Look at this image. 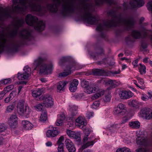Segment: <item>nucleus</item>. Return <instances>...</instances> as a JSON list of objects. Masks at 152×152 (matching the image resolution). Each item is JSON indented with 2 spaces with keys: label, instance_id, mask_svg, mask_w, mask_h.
Returning <instances> with one entry per match:
<instances>
[{
  "label": "nucleus",
  "instance_id": "f257e3e1",
  "mask_svg": "<svg viewBox=\"0 0 152 152\" xmlns=\"http://www.w3.org/2000/svg\"><path fill=\"white\" fill-rule=\"evenodd\" d=\"M53 4H49L47 6V9L51 12H56L57 7L62 5L64 9V15H67L68 13L74 12L75 7L72 1H75L79 3L77 6L81 15H92L91 10V5L88 2L89 0H71L69 1L67 0H53Z\"/></svg>",
  "mask_w": 152,
  "mask_h": 152
},
{
  "label": "nucleus",
  "instance_id": "f03ea898",
  "mask_svg": "<svg viewBox=\"0 0 152 152\" xmlns=\"http://www.w3.org/2000/svg\"><path fill=\"white\" fill-rule=\"evenodd\" d=\"M107 15L110 17L105 21L100 23L97 26L96 30L98 31H101L104 29H107L112 26H123L126 30H129L133 27L134 20L132 18H127L120 15L116 16L115 12L113 10L107 12Z\"/></svg>",
  "mask_w": 152,
  "mask_h": 152
},
{
  "label": "nucleus",
  "instance_id": "7ed1b4c3",
  "mask_svg": "<svg viewBox=\"0 0 152 152\" xmlns=\"http://www.w3.org/2000/svg\"><path fill=\"white\" fill-rule=\"evenodd\" d=\"M42 2V0H14L12 10L14 12L19 13H23L27 9L40 12L42 8L40 4Z\"/></svg>",
  "mask_w": 152,
  "mask_h": 152
},
{
  "label": "nucleus",
  "instance_id": "20e7f679",
  "mask_svg": "<svg viewBox=\"0 0 152 152\" xmlns=\"http://www.w3.org/2000/svg\"><path fill=\"white\" fill-rule=\"evenodd\" d=\"M46 59L47 58L43 56L35 59L33 64L34 70L38 71L39 74L48 75L51 73L53 68V64L47 62Z\"/></svg>",
  "mask_w": 152,
  "mask_h": 152
},
{
  "label": "nucleus",
  "instance_id": "39448f33",
  "mask_svg": "<svg viewBox=\"0 0 152 152\" xmlns=\"http://www.w3.org/2000/svg\"><path fill=\"white\" fill-rule=\"evenodd\" d=\"M24 21L23 18L18 19L14 23L15 29L11 32L10 34L11 37H13L18 34L23 39L27 41L30 40L31 38V34L29 31L24 29L18 33V28L22 26L24 23Z\"/></svg>",
  "mask_w": 152,
  "mask_h": 152
},
{
  "label": "nucleus",
  "instance_id": "423d86ee",
  "mask_svg": "<svg viewBox=\"0 0 152 152\" xmlns=\"http://www.w3.org/2000/svg\"><path fill=\"white\" fill-rule=\"evenodd\" d=\"M25 20L28 25L33 26L35 30L38 31H42L44 29V23L42 21H38L37 18L35 16L28 15L26 16Z\"/></svg>",
  "mask_w": 152,
  "mask_h": 152
},
{
  "label": "nucleus",
  "instance_id": "0eeeda50",
  "mask_svg": "<svg viewBox=\"0 0 152 152\" xmlns=\"http://www.w3.org/2000/svg\"><path fill=\"white\" fill-rule=\"evenodd\" d=\"M24 102L23 100H20L18 102L17 106L18 112L20 115L28 117L31 110L28 106H24Z\"/></svg>",
  "mask_w": 152,
  "mask_h": 152
},
{
  "label": "nucleus",
  "instance_id": "6e6552de",
  "mask_svg": "<svg viewBox=\"0 0 152 152\" xmlns=\"http://www.w3.org/2000/svg\"><path fill=\"white\" fill-rule=\"evenodd\" d=\"M77 64L75 63H72L66 66L64 71L59 74V76L61 77H65L69 75L72 71L75 69H78L77 67Z\"/></svg>",
  "mask_w": 152,
  "mask_h": 152
},
{
  "label": "nucleus",
  "instance_id": "1a4fd4ad",
  "mask_svg": "<svg viewBox=\"0 0 152 152\" xmlns=\"http://www.w3.org/2000/svg\"><path fill=\"white\" fill-rule=\"evenodd\" d=\"M83 141L84 143L79 149V150L81 151L89 146H92L95 143L94 138L93 136L89 137H84Z\"/></svg>",
  "mask_w": 152,
  "mask_h": 152
},
{
  "label": "nucleus",
  "instance_id": "9d476101",
  "mask_svg": "<svg viewBox=\"0 0 152 152\" xmlns=\"http://www.w3.org/2000/svg\"><path fill=\"white\" fill-rule=\"evenodd\" d=\"M126 111L125 106L123 104L120 103L115 109L114 113L117 116L124 115Z\"/></svg>",
  "mask_w": 152,
  "mask_h": 152
},
{
  "label": "nucleus",
  "instance_id": "9b49d317",
  "mask_svg": "<svg viewBox=\"0 0 152 152\" xmlns=\"http://www.w3.org/2000/svg\"><path fill=\"white\" fill-rule=\"evenodd\" d=\"M43 103L45 107L47 108H50L53 105V99L50 95H46L42 97Z\"/></svg>",
  "mask_w": 152,
  "mask_h": 152
},
{
  "label": "nucleus",
  "instance_id": "f8f14e48",
  "mask_svg": "<svg viewBox=\"0 0 152 152\" xmlns=\"http://www.w3.org/2000/svg\"><path fill=\"white\" fill-rule=\"evenodd\" d=\"M60 133L57 128L51 126L50 127V129L46 132V136L48 137H54Z\"/></svg>",
  "mask_w": 152,
  "mask_h": 152
},
{
  "label": "nucleus",
  "instance_id": "ddd939ff",
  "mask_svg": "<svg viewBox=\"0 0 152 152\" xmlns=\"http://www.w3.org/2000/svg\"><path fill=\"white\" fill-rule=\"evenodd\" d=\"M99 89L98 86L92 84L89 85L85 89H84V91L86 93L90 94L97 91Z\"/></svg>",
  "mask_w": 152,
  "mask_h": 152
},
{
  "label": "nucleus",
  "instance_id": "4468645a",
  "mask_svg": "<svg viewBox=\"0 0 152 152\" xmlns=\"http://www.w3.org/2000/svg\"><path fill=\"white\" fill-rule=\"evenodd\" d=\"M119 95L122 99H129L134 95V94L130 91L124 90L120 92Z\"/></svg>",
  "mask_w": 152,
  "mask_h": 152
},
{
  "label": "nucleus",
  "instance_id": "2eb2a0df",
  "mask_svg": "<svg viewBox=\"0 0 152 152\" xmlns=\"http://www.w3.org/2000/svg\"><path fill=\"white\" fill-rule=\"evenodd\" d=\"M66 148L69 152H75L76 148L72 142L69 139H66L65 141Z\"/></svg>",
  "mask_w": 152,
  "mask_h": 152
},
{
  "label": "nucleus",
  "instance_id": "dca6fc26",
  "mask_svg": "<svg viewBox=\"0 0 152 152\" xmlns=\"http://www.w3.org/2000/svg\"><path fill=\"white\" fill-rule=\"evenodd\" d=\"M143 0H131L130 4L132 8L140 7L144 4Z\"/></svg>",
  "mask_w": 152,
  "mask_h": 152
},
{
  "label": "nucleus",
  "instance_id": "f3484780",
  "mask_svg": "<svg viewBox=\"0 0 152 152\" xmlns=\"http://www.w3.org/2000/svg\"><path fill=\"white\" fill-rule=\"evenodd\" d=\"M18 118L15 115H12L8 120V123L11 128H14L18 123Z\"/></svg>",
  "mask_w": 152,
  "mask_h": 152
},
{
  "label": "nucleus",
  "instance_id": "a211bd4d",
  "mask_svg": "<svg viewBox=\"0 0 152 152\" xmlns=\"http://www.w3.org/2000/svg\"><path fill=\"white\" fill-rule=\"evenodd\" d=\"M68 83V81H63L58 82L57 86V91L59 92L64 91L66 88V86Z\"/></svg>",
  "mask_w": 152,
  "mask_h": 152
},
{
  "label": "nucleus",
  "instance_id": "6ab92c4d",
  "mask_svg": "<svg viewBox=\"0 0 152 152\" xmlns=\"http://www.w3.org/2000/svg\"><path fill=\"white\" fill-rule=\"evenodd\" d=\"M137 137L136 138V143L140 145H147L148 144V142L147 139L143 136H138L137 135Z\"/></svg>",
  "mask_w": 152,
  "mask_h": 152
},
{
  "label": "nucleus",
  "instance_id": "aec40b11",
  "mask_svg": "<svg viewBox=\"0 0 152 152\" xmlns=\"http://www.w3.org/2000/svg\"><path fill=\"white\" fill-rule=\"evenodd\" d=\"M79 82L77 79H74L69 84V90L71 92H75L77 88Z\"/></svg>",
  "mask_w": 152,
  "mask_h": 152
},
{
  "label": "nucleus",
  "instance_id": "412c9836",
  "mask_svg": "<svg viewBox=\"0 0 152 152\" xmlns=\"http://www.w3.org/2000/svg\"><path fill=\"white\" fill-rule=\"evenodd\" d=\"M23 129L25 130H29L33 127V125L29 121L23 120L22 122Z\"/></svg>",
  "mask_w": 152,
  "mask_h": 152
},
{
  "label": "nucleus",
  "instance_id": "4be33fe9",
  "mask_svg": "<svg viewBox=\"0 0 152 152\" xmlns=\"http://www.w3.org/2000/svg\"><path fill=\"white\" fill-rule=\"evenodd\" d=\"M77 125L79 127L82 128L83 126H84L87 124V123L85 118L82 116H80L76 119Z\"/></svg>",
  "mask_w": 152,
  "mask_h": 152
},
{
  "label": "nucleus",
  "instance_id": "5701e85b",
  "mask_svg": "<svg viewBox=\"0 0 152 152\" xmlns=\"http://www.w3.org/2000/svg\"><path fill=\"white\" fill-rule=\"evenodd\" d=\"M6 41V38L2 34H0V53L3 51Z\"/></svg>",
  "mask_w": 152,
  "mask_h": 152
},
{
  "label": "nucleus",
  "instance_id": "b1692460",
  "mask_svg": "<svg viewBox=\"0 0 152 152\" xmlns=\"http://www.w3.org/2000/svg\"><path fill=\"white\" fill-rule=\"evenodd\" d=\"M121 124V123H115L110 127L109 131L111 134L115 133L120 127Z\"/></svg>",
  "mask_w": 152,
  "mask_h": 152
},
{
  "label": "nucleus",
  "instance_id": "393cba45",
  "mask_svg": "<svg viewBox=\"0 0 152 152\" xmlns=\"http://www.w3.org/2000/svg\"><path fill=\"white\" fill-rule=\"evenodd\" d=\"M141 113L147 119H149L152 118V112L149 108H146L142 110Z\"/></svg>",
  "mask_w": 152,
  "mask_h": 152
},
{
  "label": "nucleus",
  "instance_id": "a878e982",
  "mask_svg": "<svg viewBox=\"0 0 152 152\" xmlns=\"http://www.w3.org/2000/svg\"><path fill=\"white\" fill-rule=\"evenodd\" d=\"M65 116L64 114H61L58 115V119L56 121L55 124L58 126H61L64 121L65 119Z\"/></svg>",
  "mask_w": 152,
  "mask_h": 152
},
{
  "label": "nucleus",
  "instance_id": "bb28decb",
  "mask_svg": "<svg viewBox=\"0 0 152 152\" xmlns=\"http://www.w3.org/2000/svg\"><path fill=\"white\" fill-rule=\"evenodd\" d=\"M103 83L106 86L110 85L112 88L115 87L117 85L116 82L115 80L106 79L103 80Z\"/></svg>",
  "mask_w": 152,
  "mask_h": 152
},
{
  "label": "nucleus",
  "instance_id": "cd10ccee",
  "mask_svg": "<svg viewBox=\"0 0 152 152\" xmlns=\"http://www.w3.org/2000/svg\"><path fill=\"white\" fill-rule=\"evenodd\" d=\"M129 125L132 128L137 129L140 127V124L138 121H133L129 122Z\"/></svg>",
  "mask_w": 152,
  "mask_h": 152
},
{
  "label": "nucleus",
  "instance_id": "c85d7f7f",
  "mask_svg": "<svg viewBox=\"0 0 152 152\" xmlns=\"http://www.w3.org/2000/svg\"><path fill=\"white\" fill-rule=\"evenodd\" d=\"M43 91L42 89H36L32 91V96H33L35 97L39 96L42 94Z\"/></svg>",
  "mask_w": 152,
  "mask_h": 152
},
{
  "label": "nucleus",
  "instance_id": "c756f323",
  "mask_svg": "<svg viewBox=\"0 0 152 152\" xmlns=\"http://www.w3.org/2000/svg\"><path fill=\"white\" fill-rule=\"evenodd\" d=\"M71 58V57L69 56L62 57L59 60V65L61 66H63L66 61L70 60Z\"/></svg>",
  "mask_w": 152,
  "mask_h": 152
},
{
  "label": "nucleus",
  "instance_id": "7c9ffc66",
  "mask_svg": "<svg viewBox=\"0 0 152 152\" xmlns=\"http://www.w3.org/2000/svg\"><path fill=\"white\" fill-rule=\"evenodd\" d=\"M95 3L97 5H99L106 2L109 4L113 3V0H95Z\"/></svg>",
  "mask_w": 152,
  "mask_h": 152
},
{
  "label": "nucleus",
  "instance_id": "2f4dec72",
  "mask_svg": "<svg viewBox=\"0 0 152 152\" xmlns=\"http://www.w3.org/2000/svg\"><path fill=\"white\" fill-rule=\"evenodd\" d=\"M105 72L103 70L99 69H94L92 70V74L95 75H104Z\"/></svg>",
  "mask_w": 152,
  "mask_h": 152
},
{
  "label": "nucleus",
  "instance_id": "473e14b6",
  "mask_svg": "<svg viewBox=\"0 0 152 152\" xmlns=\"http://www.w3.org/2000/svg\"><path fill=\"white\" fill-rule=\"evenodd\" d=\"M129 104L133 107L138 108L140 104V102L136 100H134L130 101L129 102Z\"/></svg>",
  "mask_w": 152,
  "mask_h": 152
},
{
  "label": "nucleus",
  "instance_id": "72a5a7b5",
  "mask_svg": "<svg viewBox=\"0 0 152 152\" xmlns=\"http://www.w3.org/2000/svg\"><path fill=\"white\" fill-rule=\"evenodd\" d=\"M69 110L72 116L75 115L77 113V107L75 106H69Z\"/></svg>",
  "mask_w": 152,
  "mask_h": 152
},
{
  "label": "nucleus",
  "instance_id": "f704fd0d",
  "mask_svg": "<svg viewBox=\"0 0 152 152\" xmlns=\"http://www.w3.org/2000/svg\"><path fill=\"white\" fill-rule=\"evenodd\" d=\"M11 10L8 9L4 10L2 13L3 16L6 18L11 17Z\"/></svg>",
  "mask_w": 152,
  "mask_h": 152
},
{
  "label": "nucleus",
  "instance_id": "c9c22d12",
  "mask_svg": "<svg viewBox=\"0 0 152 152\" xmlns=\"http://www.w3.org/2000/svg\"><path fill=\"white\" fill-rule=\"evenodd\" d=\"M81 129L83 130V132L85 135L84 137H88V136L89 135L91 131V130L88 128H86V127L83 126Z\"/></svg>",
  "mask_w": 152,
  "mask_h": 152
},
{
  "label": "nucleus",
  "instance_id": "e433bc0d",
  "mask_svg": "<svg viewBox=\"0 0 152 152\" xmlns=\"http://www.w3.org/2000/svg\"><path fill=\"white\" fill-rule=\"evenodd\" d=\"M47 119V113L45 111H43L40 117L39 120L42 122H44Z\"/></svg>",
  "mask_w": 152,
  "mask_h": 152
},
{
  "label": "nucleus",
  "instance_id": "4c0bfd02",
  "mask_svg": "<svg viewBox=\"0 0 152 152\" xmlns=\"http://www.w3.org/2000/svg\"><path fill=\"white\" fill-rule=\"evenodd\" d=\"M104 93V90H100L99 91L98 93H96L94 94L92 97V99H96L102 95H103Z\"/></svg>",
  "mask_w": 152,
  "mask_h": 152
},
{
  "label": "nucleus",
  "instance_id": "58836bf2",
  "mask_svg": "<svg viewBox=\"0 0 152 152\" xmlns=\"http://www.w3.org/2000/svg\"><path fill=\"white\" fill-rule=\"evenodd\" d=\"M29 75L27 74H26L25 73L19 74L18 73V78L19 80H23L27 79Z\"/></svg>",
  "mask_w": 152,
  "mask_h": 152
},
{
  "label": "nucleus",
  "instance_id": "ea45409f",
  "mask_svg": "<svg viewBox=\"0 0 152 152\" xmlns=\"http://www.w3.org/2000/svg\"><path fill=\"white\" fill-rule=\"evenodd\" d=\"M45 107L43 103L37 104L34 106L35 109L38 111L42 110Z\"/></svg>",
  "mask_w": 152,
  "mask_h": 152
},
{
  "label": "nucleus",
  "instance_id": "a19ab883",
  "mask_svg": "<svg viewBox=\"0 0 152 152\" xmlns=\"http://www.w3.org/2000/svg\"><path fill=\"white\" fill-rule=\"evenodd\" d=\"M132 35L134 38L137 39L140 37L141 34L139 31L136 30H134L132 32Z\"/></svg>",
  "mask_w": 152,
  "mask_h": 152
},
{
  "label": "nucleus",
  "instance_id": "79ce46f5",
  "mask_svg": "<svg viewBox=\"0 0 152 152\" xmlns=\"http://www.w3.org/2000/svg\"><path fill=\"white\" fill-rule=\"evenodd\" d=\"M140 67H139V71L141 74H145L146 73V67L144 65L140 64Z\"/></svg>",
  "mask_w": 152,
  "mask_h": 152
},
{
  "label": "nucleus",
  "instance_id": "37998d69",
  "mask_svg": "<svg viewBox=\"0 0 152 152\" xmlns=\"http://www.w3.org/2000/svg\"><path fill=\"white\" fill-rule=\"evenodd\" d=\"M89 83L88 81L85 80H83L81 82V85L85 89L89 85Z\"/></svg>",
  "mask_w": 152,
  "mask_h": 152
},
{
  "label": "nucleus",
  "instance_id": "c03bdc74",
  "mask_svg": "<svg viewBox=\"0 0 152 152\" xmlns=\"http://www.w3.org/2000/svg\"><path fill=\"white\" fill-rule=\"evenodd\" d=\"M98 63L99 64H106V63H107L110 65H113L115 64L114 62H112V63L109 62L107 60L106 58L104 59L101 62H99Z\"/></svg>",
  "mask_w": 152,
  "mask_h": 152
},
{
  "label": "nucleus",
  "instance_id": "a18cd8bd",
  "mask_svg": "<svg viewBox=\"0 0 152 152\" xmlns=\"http://www.w3.org/2000/svg\"><path fill=\"white\" fill-rule=\"evenodd\" d=\"M23 70L25 74H27L29 75L30 73L31 69L28 66H26L24 67Z\"/></svg>",
  "mask_w": 152,
  "mask_h": 152
},
{
  "label": "nucleus",
  "instance_id": "49530a36",
  "mask_svg": "<svg viewBox=\"0 0 152 152\" xmlns=\"http://www.w3.org/2000/svg\"><path fill=\"white\" fill-rule=\"evenodd\" d=\"M57 145H58V152H64V143H60L59 144H57Z\"/></svg>",
  "mask_w": 152,
  "mask_h": 152
},
{
  "label": "nucleus",
  "instance_id": "de8ad7c7",
  "mask_svg": "<svg viewBox=\"0 0 152 152\" xmlns=\"http://www.w3.org/2000/svg\"><path fill=\"white\" fill-rule=\"evenodd\" d=\"M15 105L12 104L8 106L6 108V111L8 113L11 112L14 109Z\"/></svg>",
  "mask_w": 152,
  "mask_h": 152
},
{
  "label": "nucleus",
  "instance_id": "09e8293b",
  "mask_svg": "<svg viewBox=\"0 0 152 152\" xmlns=\"http://www.w3.org/2000/svg\"><path fill=\"white\" fill-rule=\"evenodd\" d=\"M7 129V126L4 124H0V133L4 132Z\"/></svg>",
  "mask_w": 152,
  "mask_h": 152
},
{
  "label": "nucleus",
  "instance_id": "8fccbe9b",
  "mask_svg": "<svg viewBox=\"0 0 152 152\" xmlns=\"http://www.w3.org/2000/svg\"><path fill=\"white\" fill-rule=\"evenodd\" d=\"M11 80L10 78H8L4 79L0 81V85L7 84L11 82Z\"/></svg>",
  "mask_w": 152,
  "mask_h": 152
},
{
  "label": "nucleus",
  "instance_id": "3c124183",
  "mask_svg": "<svg viewBox=\"0 0 152 152\" xmlns=\"http://www.w3.org/2000/svg\"><path fill=\"white\" fill-rule=\"evenodd\" d=\"M136 152H149L147 148H139L136 150Z\"/></svg>",
  "mask_w": 152,
  "mask_h": 152
},
{
  "label": "nucleus",
  "instance_id": "603ef678",
  "mask_svg": "<svg viewBox=\"0 0 152 152\" xmlns=\"http://www.w3.org/2000/svg\"><path fill=\"white\" fill-rule=\"evenodd\" d=\"M80 135L79 132H74L73 134V136L72 138L75 139H78V140L80 139Z\"/></svg>",
  "mask_w": 152,
  "mask_h": 152
},
{
  "label": "nucleus",
  "instance_id": "864d4df0",
  "mask_svg": "<svg viewBox=\"0 0 152 152\" xmlns=\"http://www.w3.org/2000/svg\"><path fill=\"white\" fill-rule=\"evenodd\" d=\"M14 88L13 85H10L4 88V90H5V91L7 93V92L10 91V90Z\"/></svg>",
  "mask_w": 152,
  "mask_h": 152
},
{
  "label": "nucleus",
  "instance_id": "5fc2aeb1",
  "mask_svg": "<svg viewBox=\"0 0 152 152\" xmlns=\"http://www.w3.org/2000/svg\"><path fill=\"white\" fill-rule=\"evenodd\" d=\"M111 96L110 94H108L106 95L105 97L104 98L103 101L105 102H109L110 100Z\"/></svg>",
  "mask_w": 152,
  "mask_h": 152
},
{
  "label": "nucleus",
  "instance_id": "6e6d98bb",
  "mask_svg": "<svg viewBox=\"0 0 152 152\" xmlns=\"http://www.w3.org/2000/svg\"><path fill=\"white\" fill-rule=\"evenodd\" d=\"M99 101H95L94 102L91 106V107L93 109H96L97 107L99 106Z\"/></svg>",
  "mask_w": 152,
  "mask_h": 152
},
{
  "label": "nucleus",
  "instance_id": "4d7b16f0",
  "mask_svg": "<svg viewBox=\"0 0 152 152\" xmlns=\"http://www.w3.org/2000/svg\"><path fill=\"white\" fill-rule=\"evenodd\" d=\"M147 7L148 10L152 13V0H150L148 2Z\"/></svg>",
  "mask_w": 152,
  "mask_h": 152
},
{
  "label": "nucleus",
  "instance_id": "13d9d810",
  "mask_svg": "<svg viewBox=\"0 0 152 152\" xmlns=\"http://www.w3.org/2000/svg\"><path fill=\"white\" fill-rule=\"evenodd\" d=\"M74 132L72 131L69 129L67 130L66 131V134L67 135L71 138H72V137L73 136Z\"/></svg>",
  "mask_w": 152,
  "mask_h": 152
},
{
  "label": "nucleus",
  "instance_id": "bf43d9fd",
  "mask_svg": "<svg viewBox=\"0 0 152 152\" xmlns=\"http://www.w3.org/2000/svg\"><path fill=\"white\" fill-rule=\"evenodd\" d=\"M64 141V137L63 136H61L59 138L57 142V144H59L60 143H63V142Z\"/></svg>",
  "mask_w": 152,
  "mask_h": 152
},
{
  "label": "nucleus",
  "instance_id": "052dcab7",
  "mask_svg": "<svg viewBox=\"0 0 152 152\" xmlns=\"http://www.w3.org/2000/svg\"><path fill=\"white\" fill-rule=\"evenodd\" d=\"M141 99L144 101H146L148 99V96L145 94H142Z\"/></svg>",
  "mask_w": 152,
  "mask_h": 152
},
{
  "label": "nucleus",
  "instance_id": "680f3d73",
  "mask_svg": "<svg viewBox=\"0 0 152 152\" xmlns=\"http://www.w3.org/2000/svg\"><path fill=\"white\" fill-rule=\"evenodd\" d=\"M129 118L127 117H124L122 121L121 122L122 124L126 122L129 119Z\"/></svg>",
  "mask_w": 152,
  "mask_h": 152
},
{
  "label": "nucleus",
  "instance_id": "e2e57ef3",
  "mask_svg": "<svg viewBox=\"0 0 152 152\" xmlns=\"http://www.w3.org/2000/svg\"><path fill=\"white\" fill-rule=\"evenodd\" d=\"M16 94V92L15 91H13L10 93L9 96L12 99L14 98Z\"/></svg>",
  "mask_w": 152,
  "mask_h": 152
},
{
  "label": "nucleus",
  "instance_id": "0e129e2a",
  "mask_svg": "<svg viewBox=\"0 0 152 152\" xmlns=\"http://www.w3.org/2000/svg\"><path fill=\"white\" fill-rule=\"evenodd\" d=\"M6 94V93L5 91V90H3L0 93V100L2 99L4 96Z\"/></svg>",
  "mask_w": 152,
  "mask_h": 152
},
{
  "label": "nucleus",
  "instance_id": "69168bd1",
  "mask_svg": "<svg viewBox=\"0 0 152 152\" xmlns=\"http://www.w3.org/2000/svg\"><path fill=\"white\" fill-rule=\"evenodd\" d=\"M87 117L88 118H90L91 117L93 116L94 113L91 112H88L87 114Z\"/></svg>",
  "mask_w": 152,
  "mask_h": 152
},
{
  "label": "nucleus",
  "instance_id": "338daca9",
  "mask_svg": "<svg viewBox=\"0 0 152 152\" xmlns=\"http://www.w3.org/2000/svg\"><path fill=\"white\" fill-rule=\"evenodd\" d=\"M138 60L136 59L132 62V64L134 66V67H136L137 66V63H138Z\"/></svg>",
  "mask_w": 152,
  "mask_h": 152
},
{
  "label": "nucleus",
  "instance_id": "774afa93",
  "mask_svg": "<svg viewBox=\"0 0 152 152\" xmlns=\"http://www.w3.org/2000/svg\"><path fill=\"white\" fill-rule=\"evenodd\" d=\"M12 99L11 98L10 96H9L6 97L4 100V101L6 103H8L10 100H11Z\"/></svg>",
  "mask_w": 152,
  "mask_h": 152
}]
</instances>
